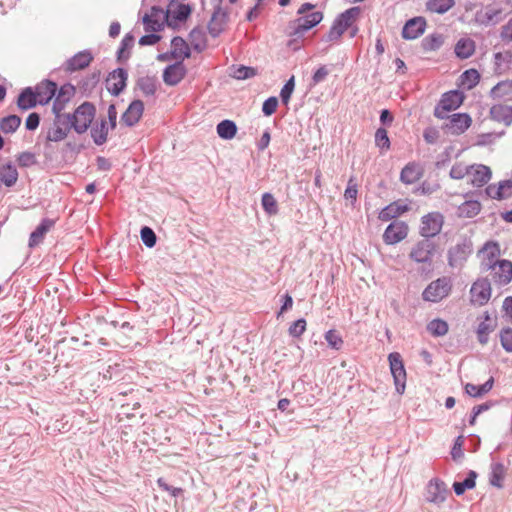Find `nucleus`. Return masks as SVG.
Here are the masks:
<instances>
[{
    "mask_svg": "<svg viewBox=\"0 0 512 512\" xmlns=\"http://www.w3.org/2000/svg\"><path fill=\"white\" fill-rule=\"evenodd\" d=\"M481 211V204L476 200L465 201L458 207V216L472 218Z\"/></svg>",
    "mask_w": 512,
    "mask_h": 512,
    "instance_id": "nucleus-40",
    "label": "nucleus"
},
{
    "mask_svg": "<svg viewBox=\"0 0 512 512\" xmlns=\"http://www.w3.org/2000/svg\"><path fill=\"white\" fill-rule=\"evenodd\" d=\"M58 220L57 216L44 217L34 229V246L42 242L45 235L50 232Z\"/></svg>",
    "mask_w": 512,
    "mask_h": 512,
    "instance_id": "nucleus-30",
    "label": "nucleus"
},
{
    "mask_svg": "<svg viewBox=\"0 0 512 512\" xmlns=\"http://www.w3.org/2000/svg\"><path fill=\"white\" fill-rule=\"evenodd\" d=\"M53 126L49 129L47 139L53 142L64 140L73 129L71 113L53 112Z\"/></svg>",
    "mask_w": 512,
    "mask_h": 512,
    "instance_id": "nucleus-5",
    "label": "nucleus"
},
{
    "mask_svg": "<svg viewBox=\"0 0 512 512\" xmlns=\"http://www.w3.org/2000/svg\"><path fill=\"white\" fill-rule=\"evenodd\" d=\"M476 478L477 473L473 470H470L467 474V477L463 481H455L452 485L455 494L457 496H461L467 489H473L476 485Z\"/></svg>",
    "mask_w": 512,
    "mask_h": 512,
    "instance_id": "nucleus-37",
    "label": "nucleus"
},
{
    "mask_svg": "<svg viewBox=\"0 0 512 512\" xmlns=\"http://www.w3.org/2000/svg\"><path fill=\"white\" fill-rule=\"evenodd\" d=\"M278 106V99L275 96L267 98L262 105V112L265 116H271L275 113Z\"/></svg>",
    "mask_w": 512,
    "mask_h": 512,
    "instance_id": "nucleus-61",
    "label": "nucleus"
},
{
    "mask_svg": "<svg viewBox=\"0 0 512 512\" xmlns=\"http://www.w3.org/2000/svg\"><path fill=\"white\" fill-rule=\"evenodd\" d=\"M444 223V217L439 212H432L422 217L420 234L428 239L440 233Z\"/></svg>",
    "mask_w": 512,
    "mask_h": 512,
    "instance_id": "nucleus-11",
    "label": "nucleus"
},
{
    "mask_svg": "<svg viewBox=\"0 0 512 512\" xmlns=\"http://www.w3.org/2000/svg\"><path fill=\"white\" fill-rule=\"evenodd\" d=\"M194 49L201 51L205 44V34L200 27H195L189 34Z\"/></svg>",
    "mask_w": 512,
    "mask_h": 512,
    "instance_id": "nucleus-52",
    "label": "nucleus"
},
{
    "mask_svg": "<svg viewBox=\"0 0 512 512\" xmlns=\"http://www.w3.org/2000/svg\"><path fill=\"white\" fill-rule=\"evenodd\" d=\"M135 43V38L131 33H127L117 50V61L122 63L127 61L130 58V50L133 48Z\"/></svg>",
    "mask_w": 512,
    "mask_h": 512,
    "instance_id": "nucleus-35",
    "label": "nucleus"
},
{
    "mask_svg": "<svg viewBox=\"0 0 512 512\" xmlns=\"http://www.w3.org/2000/svg\"><path fill=\"white\" fill-rule=\"evenodd\" d=\"M476 49L474 40L468 37L460 38L454 48L455 55L459 59L470 58Z\"/></svg>",
    "mask_w": 512,
    "mask_h": 512,
    "instance_id": "nucleus-32",
    "label": "nucleus"
},
{
    "mask_svg": "<svg viewBox=\"0 0 512 512\" xmlns=\"http://www.w3.org/2000/svg\"><path fill=\"white\" fill-rule=\"evenodd\" d=\"M494 99H510L512 96V80H505L497 83L490 91Z\"/></svg>",
    "mask_w": 512,
    "mask_h": 512,
    "instance_id": "nucleus-38",
    "label": "nucleus"
},
{
    "mask_svg": "<svg viewBox=\"0 0 512 512\" xmlns=\"http://www.w3.org/2000/svg\"><path fill=\"white\" fill-rule=\"evenodd\" d=\"M471 169L470 167H466L463 164H455L452 166L450 170V177L453 179H463L466 175H470Z\"/></svg>",
    "mask_w": 512,
    "mask_h": 512,
    "instance_id": "nucleus-59",
    "label": "nucleus"
},
{
    "mask_svg": "<svg viewBox=\"0 0 512 512\" xmlns=\"http://www.w3.org/2000/svg\"><path fill=\"white\" fill-rule=\"evenodd\" d=\"M192 8L189 4L171 1L164 15V21L168 27L175 28L178 22L186 21L191 15Z\"/></svg>",
    "mask_w": 512,
    "mask_h": 512,
    "instance_id": "nucleus-8",
    "label": "nucleus"
},
{
    "mask_svg": "<svg viewBox=\"0 0 512 512\" xmlns=\"http://www.w3.org/2000/svg\"><path fill=\"white\" fill-rule=\"evenodd\" d=\"M388 361L396 391L403 394L406 387V370L402 357L398 352H392L388 355Z\"/></svg>",
    "mask_w": 512,
    "mask_h": 512,
    "instance_id": "nucleus-9",
    "label": "nucleus"
},
{
    "mask_svg": "<svg viewBox=\"0 0 512 512\" xmlns=\"http://www.w3.org/2000/svg\"><path fill=\"white\" fill-rule=\"evenodd\" d=\"M144 112L143 101L133 100L121 116V122L127 127L135 126L141 119Z\"/></svg>",
    "mask_w": 512,
    "mask_h": 512,
    "instance_id": "nucleus-21",
    "label": "nucleus"
},
{
    "mask_svg": "<svg viewBox=\"0 0 512 512\" xmlns=\"http://www.w3.org/2000/svg\"><path fill=\"white\" fill-rule=\"evenodd\" d=\"M408 226L403 221H393L384 231L383 241L388 245H394L406 238Z\"/></svg>",
    "mask_w": 512,
    "mask_h": 512,
    "instance_id": "nucleus-17",
    "label": "nucleus"
},
{
    "mask_svg": "<svg viewBox=\"0 0 512 512\" xmlns=\"http://www.w3.org/2000/svg\"><path fill=\"white\" fill-rule=\"evenodd\" d=\"M452 287L450 277H440L428 284L422 292V299L427 302L438 303L449 296Z\"/></svg>",
    "mask_w": 512,
    "mask_h": 512,
    "instance_id": "nucleus-2",
    "label": "nucleus"
},
{
    "mask_svg": "<svg viewBox=\"0 0 512 512\" xmlns=\"http://www.w3.org/2000/svg\"><path fill=\"white\" fill-rule=\"evenodd\" d=\"M157 78L156 76H142L136 80V88H138L143 96L154 97L157 91Z\"/></svg>",
    "mask_w": 512,
    "mask_h": 512,
    "instance_id": "nucleus-31",
    "label": "nucleus"
},
{
    "mask_svg": "<svg viewBox=\"0 0 512 512\" xmlns=\"http://www.w3.org/2000/svg\"><path fill=\"white\" fill-rule=\"evenodd\" d=\"M217 133L224 140L232 139L237 133V125L232 120H222L217 124Z\"/></svg>",
    "mask_w": 512,
    "mask_h": 512,
    "instance_id": "nucleus-39",
    "label": "nucleus"
},
{
    "mask_svg": "<svg viewBox=\"0 0 512 512\" xmlns=\"http://www.w3.org/2000/svg\"><path fill=\"white\" fill-rule=\"evenodd\" d=\"M505 467L502 463L497 462L491 465V473L489 477V483L497 488H501L503 479L505 477Z\"/></svg>",
    "mask_w": 512,
    "mask_h": 512,
    "instance_id": "nucleus-45",
    "label": "nucleus"
},
{
    "mask_svg": "<svg viewBox=\"0 0 512 512\" xmlns=\"http://www.w3.org/2000/svg\"><path fill=\"white\" fill-rule=\"evenodd\" d=\"M460 79L462 86L471 90L479 83L480 74L476 69H468L461 74Z\"/></svg>",
    "mask_w": 512,
    "mask_h": 512,
    "instance_id": "nucleus-46",
    "label": "nucleus"
},
{
    "mask_svg": "<svg viewBox=\"0 0 512 512\" xmlns=\"http://www.w3.org/2000/svg\"><path fill=\"white\" fill-rule=\"evenodd\" d=\"M233 77L238 80H245L256 75V69L253 67L240 65L233 70Z\"/></svg>",
    "mask_w": 512,
    "mask_h": 512,
    "instance_id": "nucleus-55",
    "label": "nucleus"
},
{
    "mask_svg": "<svg viewBox=\"0 0 512 512\" xmlns=\"http://www.w3.org/2000/svg\"><path fill=\"white\" fill-rule=\"evenodd\" d=\"M407 209L406 205H401L398 202L390 203L381 210L379 213V219L381 221H389L406 212Z\"/></svg>",
    "mask_w": 512,
    "mask_h": 512,
    "instance_id": "nucleus-34",
    "label": "nucleus"
},
{
    "mask_svg": "<svg viewBox=\"0 0 512 512\" xmlns=\"http://www.w3.org/2000/svg\"><path fill=\"white\" fill-rule=\"evenodd\" d=\"M455 5V0H428L426 9L432 13L444 14Z\"/></svg>",
    "mask_w": 512,
    "mask_h": 512,
    "instance_id": "nucleus-42",
    "label": "nucleus"
},
{
    "mask_svg": "<svg viewBox=\"0 0 512 512\" xmlns=\"http://www.w3.org/2000/svg\"><path fill=\"white\" fill-rule=\"evenodd\" d=\"M128 72L124 68H116L109 73L106 85L107 90L113 96L120 95L127 86Z\"/></svg>",
    "mask_w": 512,
    "mask_h": 512,
    "instance_id": "nucleus-14",
    "label": "nucleus"
},
{
    "mask_svg": "<svg viewBox=\"0 0 512 512\" xmlns=\"http://www.w3.org/2000/svg\"><path fill=\"white\" fill-rule=\"evenodd\" d=\"M261 204L268 215H276L278 213L277 201L271 193L266 192L262 195Z\"/></svg>",
    "mask_w": 512,
    "mask_h": 512,
    "instance_id": "nucleus-49",
    "label": "nucleus"
},
{
    "mask_svg": "<svg viewBox=\"0 0 512 512\" xmlns=\"http://www.w3.org/2000/svg\"><path fill=\"white\" fill-rule=\"evenodd\" d=\"M57 92V84L51 80H43L34 86V107L48 104Z\"/></svg>",
    "mask_w": 512,
    "mask_h": 512,
    "instance_id": "nucleus-15",
    "label": "nucleus"
},
{
    "mask_svg": "<svg viewBox=\"0 0 512 512\" xmlns=\"http://www.w3.org/2000/svg\"><path fill=\"white\" fill-rule=\"evenodd\" d=\"M306 330V320L304 318H300L293 322L289 329V335L293 338L300 337Z\"/></svg>",
    "mask_w": 512,
    "mask_h": 512,
    "instance_id": "nucleus-56",
    "label": "nucleus"
},
{
    "mask_svg": "<svg viewBox=\"0 0 512 512\" xmlns=\"http://www.w3.org/2000/svg\"><path fill=\"white\" fill-rule=\"evenodd\" d=\"M500 343L502 348L509 353H512V328L505 327L499 334Z\"/></svg>",
    "mask_w": 512,
    "mask_h": 512,
    "instance_id": "nucleus-54",
    "label": "nucleus"
},
{
    "mask_svg": "<svg viewBox=\"0 0 512 512\" xmlns=\"http://www.w3.org/2000/svg\"><path fill=\"white\" fill-rule=\"evenodd\" d=\"M478 254L482 256L480 264L481 272L495 270V265L499 261L497 258L500 255V247L497 242H486Z\"/></svg>",
    "mask_w": 512,
    "mask_h": 512,
    "instance_id": "nucleus-12",
    "label": "nucleus"
},
{
    "mask_svg": "<svg viewBox=\"0 0 512 512\" xmlns=\"http://www.w3.org/2000/svg\"><path fill=\"white\" fill-rule=\"evenodd\" d=\"M471 300L478 305L486 304L491 297V284L487 278L475 281L470 289Z\"/></svg>",
    "mask_w": 512,
    "mask_h": 512,
    "instance_id": "nucleus-18",
    "label": "nucleus"
},
{
    "mask_svg": "<svg viewBox=\"0 0 512 512\" xmlns=\"http://www.w3.org/2000/svg\"><path fill=\"white\" fill-rule=\"evenodd\" d=\"M325 340L327 341L328 345L335 350H339L343 345L342 338L335 330H328L325 333Z\"/></svg>",
    "mask_w": 512,
    "mask_h": 512,
    "instance_id": "nucleus-57",
    "label": "nucleus"
},
{
    "mask_svg": "<svg viewBox=\"0 0 512 512\" xmlns=\"http://www.w3.org/2000/svg\"><path fill=\"white\" fill-rule=\"evenodd\" d=\"M485 191L486 194L492 199L503 200L511 197V192H505V186L499 184L498 186L491 184L486 188Z\"/></svg>",
    "mask_w": 512,
    "mask_h": 512,
    "instance_id": "nucleus-50",
    "label": "nucleus"
},
{
    "mask_svg": "<svg viewBox=\"0 0 512 512\" xmlns=\"http://www.w3.org/2000/svg\"><path fill=\"white\" fill-rule=\"evenodd\" d=\"M463 444H464V437L462 435H459L453 444V447L451 449V457L454 461H458L463 457Z\"/></svg>",
    "mask_w": 512,
    "mask_h": 512,
    "instance_id": "nucleus-60",
    "label": "nucleus"
},
{
    "mask_svg": "<svg viewBox=\"0 0 512 512\" xmlns=\"http://www.w3.org/2000/svg\"><path fill=\"white\" fill-rule=\"evenodd\" d=\"M140 237L146 247L152 248L156 245L157 237L152 228L148 226L142 227L140 230Z\"/></svg>",
    "mask_w": 512,
    "mask_h": 512,
    "instance_id": "nucleus-53",
    "label": "nucleus"
},
{
    "mask_svg": "<svg viewBox=\"0 0 512 512\" xmlns=\"http://www.w3.org/2000/svg\"><path fill=\"white\" fill-rule=\"evenodd\" d=\"M96 115V107L93 103L85 101L71 113L73 130L78 134L85 133L91 126Z\"/></svg>",
    "mask_w": 512,
    "mask_h": 512,
    "instance_id": "nucleus-1",
    "label": "nucleus"
},
{
    "mask_svg": "<svg viewBox=\"0 0 512 512\" xmlns=\"http://www.w3.org/2000/svg\"><path fill=\"white\" fill-rule=\"evenodd\" d=\"M17 105L21 110L32 108V86H28L22 90L18 96Z\"/></svg>",
    "mask_w": 512,
    "mask_h": 512,
    "instance_id": "nucleus-51",
    "label": "nucleus"
},
{
    "mask_svg": "<svg viewBox=\"0 0 512 512\" xmlns=\"http://www.w3.org/2000/svg\"><path fill=\"white\" fill-rule=\"evenodd\" d=\"M435 252V242L424 237L411 248L409 258L416 263L427 265L428 271H430Z\"/></svg>",
    "mask_w": 512,
    "mask_h": 512,
    "instance_id": "nucleus-3",
    "label": "nucleus"
},
{
    "mask_svg": "<svg viewBox=\"0 0 512 512\" xmlns=\"http://www.w3.org/2000/svg\"><path fill=\"white\" fill-rule=\"evenodd\" d=\"M99 80H100V72L99 71L93 72L92 74L83 78L80 81V87L84 91L93 89L98 84Z\"/></svg>",
    "mask_w": 512,
    "mask_h": 512,
    "instance_id": "nucleus-58",
    "label": "nucleus"
},
{
    "mask_svg": "<svg viewBox=\"0 0 512 512\" xmlns=\"http://www.w3.org/2000/svg\"><path fill=\"white\" fill-rule=\"evenodd\" d=\"M375 145L381 150V152H386L390 149L391 143L385 128L379 127L376 130Z\"/></svg>",
    "mask_w": 512,
    "mask_h": 512,
    "instance_id": "nucleus-48",
    "label": "nucleus"
},
{
    "mask_svg": "<svg viewBox=\"0 0 512 512\" xmlns=\"http://www.w3.org/2000/svg\"><path fill=\"white\" fill-rule=\"evenodd\" d=\"M470 169V182L475 187H482L491 179L492 173L488 166L480 164L476 166H470Z\"/></svg>",
    "mask_w": 512,
    "mask_h": 512,
    "instance_id": "nucleus-25",
    "label": "nucleus"
},
{
    "mask_svg": "<svg viewBox=\"0 0 512 512\" xmlns=\"http://www.w3.org/2000/svg\"><path fill=\"white\" fill-rule=\"evenodd\" d=\"M187 69L182 61L168 65L163 71V81L168 86H176L186 76Z\"/></svg>",
    "mask_w": 512,
    "mask_h": 512,
    "instance_id": "nucleus-20",
    "label": "nucleus"
},
{
    "mask_svg": "<svg viewBox=\"0 0 512 512\" xmlns=\"http://www.w3.org/2000/svg\"><path fill=\"white\" fill-rule=\"evenodd\" d=\"M21 124V118L17 115H8L1 119L0 129L4 133H13Z\"/></svg>",
    "mask_w": 512,
    "mask_h": 512,
    "instance_id": "nucleus-47",
    "label": "nucleus"
},
{
    "mask_svg": "<svg viewBox=\"0 0 512 512\" xmlns=\"http://www.w3.org/2000/svg\"><path fill=\"white\" fill-rule=\"evenodd\" d=\"M110 130V126L107 123L105 118H102L100 121H97L90 130L91 138L93 142L101 146L107 141L108 132Z\"/></svg>",
    "mask_w": 512,
    "mask_h": 512,
    "instance_id": "nucleus-28",
    "label": "nucleus"
},
{
    "mask_svg": "<svg viewBox=\"0 0 512 512\" xmlns=\"http://www.w3.org/2000/svg\"><path fill=\"white\" fill-rule=\"evenodd\" d=\"M92 60L93 56L88 50L78 52L73 57L67 60L66 70L73 72L76 70L84 69L87 66H89Z\"/></svg>",
    "mask_w": 512,
    "mask_h": 512,
    "instance_id": "nucleus-27",
    "label": "nucleus"
},
{
    "mask_svg": "<svg viewBox=\"0 0 512 512\" xmlns=\"http://www.w3.org/2000/svg\"><path fill=\"white\" fill-rule=\"evenodd\" d=\"M446 494V484L442 480L434 478L426 486L425 500L429 503L440 505L446 500Z\"/></svg>",
    "mask_w": 512,
    "mask_h": 512,
    "instance_id": "nucleus-16",
    "label": "nucleus"
},
{
    "mask_svg": "<svg viewBox=\"0 0 512 512\" xmlns=\"http://www.w3.org/2000/svg\"><path fill=\"white\" fill-rule=\"evenodd\" d=\"M18 178V172L14 165L8 163L0 169V180L7 186H13Z\"/></svg>",
    "mask_w": 512,
    "mask_h": 512,
    "instance_id": "nucleus-43",
    "label": "nucleus"
},
{
    "mask_svg": "<svg viewBox=\"0 0 512 512\" xmlns=\"http://www.w3.org/2000/svg\"><path fill=\"white\" fill-rule=\"evenodd\" d=\"M492 119L503 122L505 125L512 123V107L508 105L497 104L490 109Z\"/></svg>",
    "mask_w": 512,
    "mask_h": 512,
    "instance_id": "nucleus-33",
    "label": "nucleus"
},
{
    "mask_svg": "<svg viewBox=\"0 0 512 512\" xmlns=\"http://www.w3.org/2000/svg\"><path fill=\"white\" fill-rule=\"evenodd\" d=\"M426 329L433 337H441L448 333L449 326L445 320L436 318L427 324Z\"/></svg>",
    "mask_w": 512,
    "mask_h": 512,
    "instance_id": "nucleus-44",
    "label": "nucleus"
},
{
    "mask_svg": "<svg viewBox=\"0 0 512 512\" xmlns=\"http://www.w3.org/2000/svg\"><path fill=\"white\" fill-rule=\"evenodd\" d=\"M229 21V11L221 6V3H217L214 7L211 19L208 23V32L213 37H218L225 29Z\"/></svg>",
    "mask_w": 512,
    "mask_h": 512,
    "instance_id": "nucleus-13",
    "label": "nucleus"
},
{
    "mask_svg": "<svg viewBox=\"0 0 512 512\" xmlns=\"http://www.w3.org/2000/svg\"><path fill=\"white\" fill-rule=\"evenodd\" d=\"M444 43V37L442 34L434 33L424 37L421 41V47L423 51L430 52L440 49Z\"/></svg>",
    "mask_w": 512,
    "mask_h": 512,
    "instance_id": "nucleus-41",
    "label": "nucleus"
},
{
    "mask_svg": "<svg viewBox=\"0 0 512 512\" xmlns=\"http://www.w3.org/2000/svg\"><path fill=\"white\" fill-rule=\"evenodd\" d=\"M57 94L71 102L75 95V87L70 83H65L59 89L57 88Z\"/></svg>",
    "mask_w": 512,
    "mask_h": 512,
    "instance_id": "nucleus-62",
    "label": "nucleus"
},
{
    "mask_svg": "<svg viewBox=\"0 0 512 512\" xmlns=\"http://www.w3.org/2000/svg\"><path fill=\"white\" fill-rule=\"evenodd\" d=\"M426 20L424 17H414L409 19L403 29L402 37L406 40H413L420 37L426 28Z\"/></svg>",
    "mask_w": 512,
    "mask_h": 512,
    "instance_id": "nucleus-22",
    "label": "nucleus"
},
{
    "mask_svg": "<svg viewBox=\"0 0 512 512\" xmlns=\"http://www.w3.org/2000/svg\"><path fill=\"white\" fill-rule=\"evenodd\" d=\"M171 57L182 61L185 58H189L191 55L190 48L187 42L180 36H175L171 40Z\"/></svg>",
    "mask_w": 512,
    "mask_h": 512,
    "instance_id": "nucleus-29",
    "label": "nucleus"
},
{
    "mask_svg": "<svg viewBox=\"0 0 512 512\" xmlns=\"http://www.w3.org/2000/svg\"><path fill=\"white\" fill-rule=\"evenodd\" d=\"M464 100L463 92L459 90H451L442 95L440 102L434 110V115L438 119L448 118L447 113L456 110Z\"/></svg>",
    "mask_w": 512,
    "mask_h": 512,
    "instance_id": "nucleus-6",
    "label": "nucleus"
},
{
    "mask_svg": "<svg viewBox=\"0 0 512 512\" xmlns=\"http://www.w3.org/2000/svg\"><path fill=\"white\" fill-rule=\"evenodd\" d=\"M492 271V279L497 285L504 286L512 281L511 261L505 259L498 261L495 265V270Z\"/></svg>",
    "mask_w": 512,
    "mask_h": 512,
    "instance_id": "nucleus-24",
    "label": "nucleus"
},
{
    "mask_svg": "<svg viewBox=\"0 0 512 512\" xmlns=\"http://www.w3.org/2000/svg\"><path fill=\"white\" fill-rule=\"evenodd\" d=\"M500 37L505 43L512 42V17L502 26Z\"/></svg>",
    "mask_w": 512,
    "mask_h": 512,
    "instance_id": "nucleus-64",
    "label": "nucleus"
},
{
    "mask_svg": "<svg viewBox=\"0 0 512 512\" xmlns=\"http://www.w3.org/2000/svg\"><path fill=\"white\" fill-rule=\"evenodd\" d=\"M448 118L449 123L446 124V127L453 135L464 133L472 124V118L467 113H455Z\"/></svg>",
    "mask_w": 512,
    "mask_h": 512,
    "instance_id": "nucleus-23",
    "label": "nucleus"
},
{
    "mask_svg": "<svg viewBox=\"0 0 512 512\" xmlns=\"http://www.w3.org/2000/svg\"><path fill=\"white\" fill-rule=\"evenodd\" d=\"M329 71L326 66L322 65L319 67L313 74L311 79V86H316L317 84L323 82L328 76Z\"/></svg>",
    "mask_w": 512,
    "mask_h": 512,
    "instance_id": "nucleus-63",
    "label": "nucleus"
},
{
    "mask_svg": "<svg viewBox=\"0 0 512 512\" xmlns=\"http://www.w3.org/2000/svg\"><path fill=\"white\" fill-rule=\"evenodd\" d=\"M165 12L166 11L159 6H152L151 12L149 14H145L142 18L145 25V31L160 32L163 29L164 24H166L164 21Z\"/></svg>",
    "mask_w": 512,
    "mask_h": 512,
    "instance_id": "nucleus-19",
    "label": "nucleus"
},
{
    "mask_svg": "<svg viewBox=\"0 0 512 512\" xmlns=\"http://www.w3.org/2000/svg\"><path fill=\"white\" fill-rule=\"evenodd\" d=\"M323 19V13L320 11H314L304 16L297 18L292 25V32L290 33L294 37L303 36L308 30L318 25Z\"/></svg>",
    "mask_w": 512,
    "mask_h": 512,
    "instance_id": "nucleus-10",
    "label": "nucleus"
},
{
    "mask_svg": "<svg viewBox=\"0 0 512 512\" xmlns=\"http://www.w3.org/2000/svg\"><path fill=\"white\" fill-rule=\"evenodd\" d=\"M423 175V169L416 162H409L403 167L400 173V181L404 184H413Z\"/></svg>",
    "mask_w": 512,
    "mask_h": 512,
    "instance_id": "nucleus-26",
    "label": "nucleus"
},
{
    "mask_svg": "<svg viewBox=\"0 0 512 512\" xmlns=\"http://www.w3.org/2000/svg\"><path fill=\"white\" fill-rule=\"evenodd\" d=\"M502 13L501 9L487 7L484 11L476 13V20L481 25L496 24L499 21V16Z\"/></svg>",
    "mask_w": 512,
    "mask_h": 512,
    "instance_id": "nucleus-36",
    "label": "nucleus"
},
{
    "mask_svg": "<svg viewBox=\"0 0 512 512\" xmlns=\"http://www.w3.org/2000/svg\"><path fill=\"white\" fill-rule=\"evenodd\" d=\"M472 253V241L467 238L450 247L447 252L448 265L451 268H460Z\"/></svg>",
    "mask_w": 512,
    "mask_h": 512,
    "instance_id": "nucleus-7",
    "label": "nucleus"
},
{
    "mask_svg": "<svg viewBox=\"0 0 512 512\" xmlns=\"http://www.w3.org/2000/svg\"><path fill=\"white\" fill-rule=\"evenodd\" d=\"M360 9L358 7H352L336 17L330 27L325 40L328 42L339 39L342 34L352 25L353 20L359 14Z\"/></svg>",
    "mask_w": 512,
    "mask_h": 512,
    "instance_id": "nucleus-4",
    "label": "nucleus"
}]
</instances>
